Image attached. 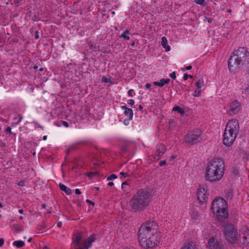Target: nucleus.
Segmentation results:
<instances>
[{"label": "nucleus", "instance_id": "1", "mask_svg": "<svg viewBox=\"0 0 249 249\" xmlns=\"http://www.w3.org/2000/svg\"><path fill=\"white\" fill-rule=\"evenodd\" d=\"M225 171V162L221 158H214L208 163L205 178L211 182H216L221 180Z\"/></svg>", "mask_w": 249, "mask_h": 249}, {"label": "nucleus", "instance_id": "2", "mask_svg": "<svg viewBox=\"0 0 249 249\" xmlns=\"http://www.w3.org/2000/svg\"><path fill=\"white\" fill-rule=\"evenodd\" d=\"M150 192L146 189L139 190L131 198L129 205L130 210L135 212L143 211L150 202Z\"/></svg>", "mask_w": 249, "mask_h": 249}, {"label": "nucleus", "instance_id": "3", "mask_svg": "<svg viewBox=\"0 0 249 249\" xmlns=\"http://www.w3.org/2000/svg\"><path fill=\"white\" fill-rule=\"evenodd\" d=\"M239 124L236 119H232L228 122L223 134V144L231 146L235 140L239 131Z\"/></svg>", "mask_w": 249, "mask_h": 249}, {"label": "nucleus", "instance_id": "4", "mask_svg": "<svg viewBox=\"0 0 249 249\" xmlns=\"http://www.w3.org/2000/svg\"><path fill=\"white\" fill-rule=\"evenodd\" d=\"M227 203L221 197L215 198L212 203V211L218 220H223L228 217Z\"/></svg>", "mask_w": 249, "mask_h": 249}, {"label": "nucleus", "instance_id": "5", "mask_svg": "<svg viewBox=\"0 0 249 249\" xmlns=\"http://www.w3.org/2000/svg\"><path fill=\"white\" fill-rule=\"evenodd\" d=\"M224 233L226 241L231 244H234L238 237L237 228L232 224L227 223L225 225Z\"/></svg>", "mask_w": 249, "mask_h": 249}, {"label": "nucleus", "instance_id": "6", "mask_svg": "<svg viewBox=\"0 0 249 249\" xmlns=\"http://www.w3.org/2000/svg\"><path fill=\"white\" fill-rule=\"evenodd\" d=\"M82 237L79 235H76L73 238V243L74 244L75 249H89L91 247L93 242L95 240V237L94 235H91L84 240L83 242H81Z\"/></svg>", "mask_w": 249, "mask_h": 249}, {"label": "nucleus", "instance_id": "7", "mask_svg": "<svg viewBox=\"0 0 249 249\" xmlns=\"http://www.w3.org/2000/svg\"><path fill=\"white\" fill-rule=\"evenodd\" d=\"M202 134L201 130L198 129L189 132L185 136V142L190 145L198 143L202 140Z\"/></svg>", "mask_w": 249, "mask_h": 249}, {"label": "nucleus", "instance_id": "8", "mask_svg": "<svg viewBox=\"0 0 249 249\" xmlns=\"http://www.w3.org/2000/svg\"><path fill=\"white\" fill-rule=\"evenodd\" d=\"M243 62L238 58L233 53L228 60V67L231 71H234L239 68Z\"/></svg>", "mask_w": 249, "mask_h": 249}, {"label": "nucleus", "instance_id": "9", "mask_svg": "<svg viewBox=\"0 0 249 249\" xmlns=\"http://www.w3.org/2000/svg\"><path fill=\"white\" fill-rule=\"evenodd\" d=\"M207 249H225L223 243L216 237L209 238L206 245Z\"/></svg>", "mask_w": 249, "mask_h": 249}, {"label": "nucleus", "instance_id": "10", "mask_svg": "<svg viewBox=\"0 0 249 249\" xmlns=\"http://www.w3.org/2000/svg\"><path fill=\"white\" fill-rule=\"evenodd\" d=\"M140 228H143L144 230L149 232L157 233L158 231V225L154 221H149L143 223Z\"/></svg>", "mask_w": 249, "mask_h": 249}, {"label": "nucleus", "instance_id": "11", "mask_svg": "<svg viewBox=\"0 0 249 249\" xmlns=\"http://www.w3.org/2000/svg\"><path fill=\"white\" fill-rule=\"evenodd\" d=\"M208 196L207 190L203 187L199 186L197 190V196L199 203L202 204L207 202L208 199Z\"/></svg>", "mask_w": 249, "mask_h": 249}, {"label": "nucleus", "instance_id": "12", "mask_svg": "<svg viewBox=\"0 0 249 249\" xmlns=\"http://www.w3.org/2000/svg\"><path fill=\"white\" fill-rule=\"evenodd\" d=\"M241 109V104L239 102L236 100L231 101L230 105V109L229 110V114L233 115L238 113Z\"/></svg>", "mask_w": 249, "mask_h": 249}, {"label": "nucleus", "instance_id": "13", "mask_svg": "<svg viewBox=\"0 0 249 249\" xmlns=\"http://www.w3.org/2000/svg\"><path fill=\"white\" fill-rule=\"evenodd\" d=\"M154 236H151V237L147 236L144 239V241L145 240V245L142 243L141 239H139L140 245L143 248H149L154 247L157 245L158 243V241L155 240Z\"/></svg>", "mask_w": 249, "mask_h": 249}, {"label": "nucleus", "instance_id": "14", "mask_svg": "<svg viewBox=\"0 0 249 249\" xmlns=\"http://www.w3.org/2000/svg\"><path fill=\"white\" fill-rule=\"evenodd\" d=\"M233 53L243 62L249 56V52L245 47H240Z\"/></svg>", "mask_w": 249, "mask_h": 249}, {"label": "nucleus", "instance_id": "15", "mask_svg": "<svg viewBox=\"0 0 249 249\" xmlns=\"http://www.w3.org/2000/svg\"><path fill=\"white\" fill-rule=\"evenodd\" d=\"M166 150L165 146L163 144H159L156 148L155 155L154 159L156 160H159L163 155Z\"/></svg>", "mask_w": 249, "mask_h": 249}, {"label": "nucleus", "instance_id": "16", "mask_svg": "<svg viewBox=\"0 0 249 249\" xmlns=\"http://www.w3.org/2000/svg\"><path fill=\"white\" fill-rule=\"evenodd\" d=\"M155 233H152L150 231H145L143 228H140L138 231V238L139 239H141V242L143 245H145L144 238L146 237H151V236H154Z\"/></svg>", "mask_w": 249, "mask_h": 249}, {"label": "nucleus", "instance_id": "17", "mask_svg": "<svg viewBox=\"0 0 249 249\" xmlns=\"http://www.w3.org/2000/svg\"><path fill=\"white\" fill-rule=\"evenodd\" d=\"M196 89H195L193 95L195 97H199L200 96V93L203 90L202 88L204 86V82L202 78H200L196 82L195 84Z\"/></svg>", "mask_w": 249, "mask_h": 249}, {"label": "nucleus", "instance_id": "18", "mask_svg": "<svg viewBox=\"0 0 249 249\" xmlns=\"http://www.w3.org/2000/svg\"><path fill=\"white\" fill-rule=\"evenodd\" d=\"M242 235L243 238V244L247 246L249 244V229L245 227L242 228Z\"/></svg>", "mask_w": 249, "mask_h": 249}, {"label": "nucleus", "instance_id": "19", "mask_svg": "<svg viewBox=\"0 0 249 249\" xmlns=\"http://www.w3.org/2000/svg\"><path fill=\"white\" fill-rule=\"evenodd\" d=\"M170 81V79H160V82L155 81L153 82V84L155 86H159L160 87H163L165 84H168Z\"/></svg>", "mask_w": 249, "mask_h": 249}, {"label": "nucleus", "instance_id": "20", "mask_svg": "<svg viewBox=\"0 0 249 249\" xmlns=\"http://www.w3.org/2000/svg\"><path fill=\"white\" fill-rule=\"evenodd\" d=\"M161 45L164 48H165L166 52H168L170 50V47L169 45H168L167 39L166 37H162Z\"/></svg>", "mask_w": 249, "mask_h": 249}, {"label": "nucleus", "instance_id": "21", "mask_svg": "<svg viewBox=\"0 0 249 249\" xmlns=\"http://www.w3.org/2000/svg\"><path fill=\"white\" fill-rule=\"evenodd\" d=\"M59 186L61 191L64 192L66 195H69L71 193V189L62 183H59Z\"/></svg>", "mask_w": 249, "mask_h": 249}, {"label": "nucleus", "instance_id": "22", "mask_svg": "<svg viewBox=\"0 0 249 249\" xmlns=\"http://www.w3.org/2000/svg\"><path fill=\"white\" fill-rule=\"evenodd\" d=\"M196 245L192 242H188L185 244L181 248V249H196Z\"/></svg>", "mask_w": 249, "mask_h": 249}, {"label": "nucleus", "instance_id": "23", "mask_svg": "<svg viewBox=\"0 0 249 249\" xmlns=\"http://www.w3.org/2000/svg\"><path fill=\"white\" fill-rule=\"evenodd\" d=\"M124 113L125 115L128 118L129 120L132 119L133 116V112L131 108L127 109L126 110H124Z\"/></svg>", "mask_w": 249, "mask_h": 249}, {"label": "nucleus", "instance_id": "24", "mask_svg": "<svg viewBox=\"0 0 249 249\" xmlns=\"http://www.w3.org/2000/svg\"><path fill=\"white\" fill-rule=\"evenodd\" d=\"M13 245L16 246L18 248H19L22 247L24 246L25 243L23 241L19 240V241H15L13 242Z\"/></svg>", "mask_w": 249, "mask_h": 249}, {"label": "nucleus", "instance_id": "25", "mask_svg": "<svg viewBox=\"0 0 249 249\" xmlns=\"http://www.w3.org/2000/svg\"><path fill=\"white\" fill-rule=\"evenodd\" d=\"M173 110L175 111H177L180 114H183L184 113V110L179 106H176L173 107Z\"/></svg>", "mask_w": 249, "mask_h": 249}, {"label": "nucleus", "instance_id": "26", "mask_svg": "<svg viewBox=\"0 0 249 249\" xmlns=\"http://www.w3.org/2000/svg\"><path fill=\"white\" fill-rule=\"evenodd\" d=\"M129 33V32L128 30H125L121 35V37L124 38L125 40H129L130 37L128 36H127L126 34Z\"/></svg>", "mask_w": 249, "mask_h": 249}, {"label": "nucleus", "instance_id": "27", "mask_svg": "<svg viewBox=\"0 0 249 249\" xmlns=\"http://www.w3.org/2000/svg\"><path fill=\"white\" fill-rule=\"evenodd\" d=\"M15 231L18 232L20 231H22L23 230V227L22 226H16L14 228Z\"/></svg>", "mask_w": 249, "mask_h": 249}, {"label": "nucleus", "instance_id": "28", "mask_svg": "<svg viewBox=\"0 0 249 249\" xmlns=\"http://www.w3.org/2000/svg\"><path fill=\"white\" fill-rule=\"evenodd\" d=\"M191 215L193 218L195 219H197L198 216V213L197 212L194 211L192 212Z\"/></svg>", "mask_w": 249, "mask_h": 249}, {"label": "nucleus", "instance_id": "29", "mask_svg": "<svg viewBox=\"0 0 249 249\" xmlns=\"http://www.w3.org/2000/svg\"><path fill=\"white\" fill-rule=\"evenodd\" d=\"M117 178V176L116 175H115V174H111L110 176H109L107 178V180H112L114 179H116Z\"/></svg>", "mask_w": 249, "mask_h": 249}, {"label": "nucleus", "instance_id": "30", "mask_svg": "<svg viewBox=\"0 0 249 249\" xmlns=\"http://www.w3.org/2000/svg\"><path fill=\"white\" fill-rule=\"evenodd\" d=\"M129 187L128 184L126 182H124L122 184V188L123 189H126Z\"/></svg>", "mask_w": 249, "mask_h": 249}, {"label": "nucleus", "instance_id": "31", "mask_svg": "<svg viewBox=\"0 0 249 249\" xmlns=\"http://www.w3.org/2000/svg\"><path fill=\"white\" fill-rule=\"evenodd\" d=\"M205 0H195V1L200 5H203L204 4Z\"/></svg>", "mask_w": 249, "mask_h": 249}, {"label": "nucleus", "instance_id": "32", "mask_svg": "<svg viewBox=\"0 0 249 249\" xmlns=\"http://www.w3.org/2000/svg\"><path fill=\"white\" fill-rule=\"evenodd\" d=\"M189 77L193 78V76L191 75L187 74L186 73H185L183 76V79L184 80H186L188 79Z\"/></svg>", "mask_w": 249, "mask_h": 249}, {"label": "nucleus", "instance_id": "33", "mask_svg": "<svg viewBox=\"0 0 249 249\" xmlns=\"http://www.w3.org/2000/svg\"><path fill=\"white\" fill-rule=\"evenodd\" d=\"M59 123H61L62 124L64 125L66 127H69V124L66 121H59Z\"/></svg>", "mask_w": 249, "mask_h": 249}, {"label": "nucleus", "instance_id": "34", "mask_svg": "<svg viewBox=\"0 0 249 249\" xmlns=\"http://www.w3.org/2000/svg\"><path fill=\"white\" fill-rule=\"evenodd\" d=\"M134 90L132 89H129L128 91V94L129 96L133 97L134 96Z\"/></svg>", "mask_w": 249, "mask_h": 249}, {"label": "nucleus", "instance_id": "35", "mask_svg": "<svg viewBox=\"0 0 249 249\" xmlns=\"http://www.w3.org/2000/svg\"><path fill=\"white\" fill-rule=\"evenodd\" d=\"M166 165V161L165 160H161L159 163V165L160 166H165Z\"/></svg>", "mask_w": 249, "mask_h": 249}, {"label": "nucleus", "instance_id": "36", "mask_svg": "<svg viewBox=\"0 0 249 249\" xmlns=\"http://www.w3.org/2000/svg\"><path fill=\"white\" fill-rule=\"evenodd\" d=\"M170 76L173 79H175L176 78V73L175 72H173L170 74Z\"/></svg>", "mask_w": 249, "mask_h": 249}, {"label": "nucleus", "instance_id": "37", "mask_svg": "<svg viewBox=\"0 0 249 249\" xmlns=\"http://www.w3.org/2000/svg\"><path fill=\"white\" fill-rule=\"evenodd\" d=\"M134 101L133 99H130L128 100V104L130 105L131 106L134 105Z\"/></svg>", "mask_w": 249, "mask_h": 249}, {"label": "nucleus", "instance_id": "38", "mask_svg": "<svg viewBox=\"0 0 249 249\" xmlns=\"http://www.w3.org/2000/svg\"><path fill=\"white\" fill-rule=\"evenodd\" d=\"M102 82H104L105 83H107L109 81V79L107 77H103L102 79Z\"/></svg>", "mask_w": 249, "mask_h": 249}, {"label": "nucleus", "instance_id": "39", "mask_svg": "<svg viewBox=\"0 0 249 249\" xmlns=\"http://www.w3.org/2000/svg\"><path fill=\"white\" fill-rule=\"evenodd\" d=\"M120 174L122 176H123L124 178L128 176V175L127 173H124L123 172H121Z\"/></svg>", "mask_w": 249, "mask_h": 249}, {"label": "nucleus", "instance_id": "40", "mask_svg": "<svg viewBox=\"0 0 249 249\" xmlns=\"http://www.w3.org/2000/svg\"><path fill=\"white\" fill-rule=\"evenodd\" d=\"M5 132L11 133V128L10 126H8L5 129Z\"/></svg>", "mask_w": 249, "mask_h": 249}, {"label": "nucleus", "instance_id": "41", "mask_svg": "<svg viewBox=\"0 0 249 249\" xmlns=\"http://www.w3.org/2000/svg\"><path fill=\"white\" fill-rule=\"evenodd\" d=\"M86 202L89 204H91L92 205V206H94V203L92 201H91V200H89V199H87L86 200Z\"/></svg>", "mask_w": 249, "mask_h": 249}, {"label": "nucleus", "instance_id": "42", "mask_svg": "<svg viewBox=\"0 0 249 249\" xmlns=\"http://www.w3.org/2000/svg\"><path fill=\"white\" fill-rule=\"evenodd\" d=\"M18 185L20 186H24L25 185L24 184V181L23 180L20 181L18 183Z\"/></svg>", "mask_w": 249, "mask_h": 249}, {"label": "nucleus", "instance_id": "43", "mask_svg": "<svg viewBox=\"0 0 249 249\" xmlns=\"http://www.w3.org/2000/svg\"><path fill=\"white\" fill-rule=\"evenodd\" d=\"M4 242V240L3 238L0 239V247H1L3 246Z\"/></svg>", "mask_w": 249, "mask_h": 249}, {"label": "nucleus", "instance_id": "44", "mask_svg": "<svg viewBox=\"0 0 249 249\" xmlns=\"http://www.w3.org/2000/svg\"><path fill=\"white\" fill-rule=\"evenodd\" d=\"M54 125L57 126H60L62 124L61 123H59V122H55L54 123Z\"/></svg>", "mask_w": 249, "mask_h": 249}, {"label": "nucleus", "instance_id": "45", "mask_svg": "<svg viewBox=\"0 0 249 249\" xmlns=\"http://www.w3.org/2000/svg\"><path fill=\"white\" fill-rule=\"evenodd\" d=\"M18 122L17 123V124H18L21 121L22 119V116L21 115H18Z\"/></svg>", "mask_w": 249, "mask_h": 249}, {"label": "nucleus", "instance_id": "46", "mask_svg": "<svg viewBox=\"0 0 249 249\" xmlns=\"http://www.w3.org/2000/svg\"><path fill=\"white\" fill-rule=\"evenodd\" d=\"M75 193L77 195H80L81 194V192L80 191V190L78 189H75Z\"/></svg>", "mask_w": 249, "mask_h": 249}, {"label": "nucleus", "instance_id": "47", "mask_svg": "<svg viewBox=\"0 0 249 249\" xmlns=\"http://www.w3.org/2000/svg\"><path fill=\"white\" fill-rule=\"evenodd\" d=\"M207 20V21L208 22H209V23H211L212 22V21H213V19L211 18H206L204 19V20Z\"/></svg>", "mask_w": 249, "mask_h": 249}, {"label": "nucleus", "instance_id": "48", "mask_svg": "<svg viewBox=\"0 0 249 249\" xmlns=\"http://www.w3.org/2000/svg\"><path fill=\"white\" fill-rule=\"evenodd\" d=\"M62 222L59 221L57 223V226L58 228H61L62 226Z\"/></svg>", "mask_w": 249, "mask_h": 249}, {"label": "nucleus", "instance_id": "49", "mask_svg": "<svg viewBox=\"0 0 249 249\" xmlns=\"http://www.w3.org/2000/svg\"><path fill=\"white\" fill-rule=\"evenodd\" d=\"M121 108L122 109H124V110H126L127 109H128L129 108H128L126 106H122L121 107Z\"/></svg>", "mask_w": 249, "mask_h": 249}, {"label": "nucleus", "instance_id": "50", "mask_svg": "<svg viewBox=\"0 0 249 249\" xmlns=\"http://www.w3.org/2000/svg\"><path fill=\"white\" fill-rule=\"evenodd\" d=\"M150 87H151V85H150V84H149V83H147V84H146V85H145V87H146L147 89H149V88H150Z\"/></svg>", "mask_w": 249, "mask_h": 249}, {"label": "nucleus", "instance_id": "51", "mask_svg": "<svg viewBox=\"0 0 249 249\" xmlns=\"http://www.w3.org/2000/svg\"><path fill=\"white\" fill-rule=\"evenodd\" d=\"M107 185L109 186H112L114 185V183L112 182H109L108 183Z\"/></svg>", "mask_w": 249, "mask_h": 249}, {"label": "nucleus", "instance_id": "52", "mask_svg": "<svg viewBox=\"0 0 249 249\" xmlns=\"http://www.w3.org/2000/svg\"><path fill=\"white\" fill-rule=\"evenodd\" d=\"M192 66H187L186 67V69L187 70H190L192 69Z\"/></svg>", "mask_w": 249, "mask_h": 249}, {"label": "nucleus", "instance_id": "53", "mask_svg": "<svg viewBox=\"0 0 249 249\" xmlns=\"http://www.w3.org/2000/svg\"><path fill=\"white\" fill-rule=\"evenodd\" d=\"M139 109L142 111L143 109V107L141 105H140L139 106Z\"/></svg>", "mask_w": 249, "mask_h": 249}, {"label": "nucleus", "instance_id": "54", "mask_svg": "<svg viewBox=\"0 0 249 249\" xmlns=\"http://www.w3.org/2000/svg\"><path fill=\"white\" fill-rule=\"evenodd\" d=\"M39 37V35L38 34V32H36V35L35 36V38L37 39Z\"/></svg>", "mask_w": 249, "mask_h": 249}, {"label": "nucleus", "instance_id": "55", "mask_svg": "<svg viewBox=\"0 0 249 249\" xmlns=\"http://www.w3.org/2000/svg\"><path fill=\"white\" fill-rule=\"evenodd\" d=\"M41 206H42V207L43 208L45 209V208H46V204H42V205H41Z\"/></svg>", "mask_w": 249, "mask_h": 249}, {"label": "nucleus", "instance_id": "56", "mask_svg": "<svg viewBox=\"0 0 249 249\" xmlns=\"http://www.w3.org/2000/svg\"><path fill=\"white\" fill-rule=\"evenodd\" d=\"M18 212H19V213H23V210L22 209H20V210H19Z\"/></svg>", "mask_w": 249, "mask_h": 249}, {"label": "nucleus", "instance_id": "57", "mask_svg": "<svg viewBox=\"0 0 249 249\" xmlns=\"http://www.w3.org/2000/svg\"><path fill=\"white\" fill-rule=\"evenodd\" d=\"M15 2L18 3L20 2L22 0H14Z\"/></svg>", "mask_w": 249, "mask_h": 249}, {"label": "nucleus", "instance_id": "58", "mask_svg": "<svg viewBox=\"0 0 249 249\" xmlns=\"http://www.w3.org/2000/svg\"><path fill=\"white\" fill-rule=\"evenodd\" d=\"M233 173L236 174L238 173V170L234 169L233 171Z\"/></svg>", "mask_w": 249, "mask_h": 249}, {"label": "nucleus", "instance_id": "59", "mask_svg": "<svg viewBox=\"0 0 249 249\" xmlns=\"http://www.w3.org/2000/svg\"><path fill=\"white\" fill-rule=\"evenodd\" d=\"M46 139H47V136H44L43 137V140L44 141H45Z\"/></svg>", "mask_w": 249, "mask_h": 249}, {"label": "nucleus", "instance_id": "60", "mask_svg": "<svg viewBox=\"0 0 249 249\" xmlns=\"http://www.w3.org/2000/svg\"><path fill=\"white\" fill-rule=\"evenodd\" d=\"M44 228H45V227H44V226L40 227L39 228V230H41L44 229Z\"/></svg>", "mask_w": 249, "mask_h": 249}, {"label": "nucleus", "instance_id": "61", "mask_svg": "<svg viewBox=\"0 0 249 249\" xmlns=\"http://www.w3.org/2000/svg\"><path fill=\"white\" fill-rule=\"evenodd\" d=\"M94 189L97 190V191H98L99 190V187H94Z\"/></svg>", "mask_w": 249, "mask_h": 249}, {"label": "nucleus", "instance_id": "62", "mask_svg": "<svg viewBox=\"0 0 249 249\" xmlns=\"http://www.w3.org/2000/svg\"><path fill=\"white\" fill-rule=\"evenodd\" d=\"M37 68H38V67H37V66H36H36H34V67H33L34 69H35V70L37 69Z\"/></svg>", "mask_w": 249, "mask_h": 249}, {"label": "nucleus", "instance_id": "63", "mask_svg": "<svg viewBox=\"0 0 249 249\" xmlns=\"http://www.w3.org/2000/svg\"><path fill=\"white\" fill-rule=\"evenodd\" d=\"M227 12H229V13H231V9H228V10H227Z\"/></svg>", "mask_w": 249, "mask_h": 249}, {"label": "nucleus", "instance_id": "64", "mask_svg": "<svg viewBox=\"0 0 249 249\" xmlns=\"http://www.w3.org/2000/svg\"><path fill=\"white\" fill-rule=\"evenodd\" d=\"M43 249H49V248L45 246Z\"/></svg>", "mask_w": 249, "mask_h": 249}]
</instances>
